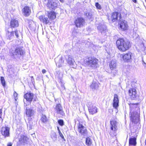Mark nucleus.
I'll return each instance as SVG.
<instances>
[{
	"label": "nucleus",
	"mask_w": 146,
	"mask_h": 146,
	"mask_svg": "<svg viewBox=\"0 0 146 146\" xmlns=\"http://www.w3.org/2000/svg\"><path fill=\"white\" fill-rule=\"evenodd\" d=\"M129 105L130 120L134 123H137L139 121L140 109L138 103H130Z\"/></svg>",
	"instance_id": "f257e3e1"
},
{
	"label": "nucleus",
	"mask_w": 146,
	"mask_h": 146,
	"mask_svg": "<svg viewBox=\"0 0 146 146\" xmlns=\"http://www.w3.org/2000/svg\"><path fill=\"white\" fill-rule=\"evenodd\" d=\"M116 44L119 50L123 52L127 50L130 47L129 42L122 38L118 39L116 41Z\"/></svg>",
	"instance_id": "f03ea898"
},
{
	"label": "nucleus",
	"mask_w": 146,
	"mask_h": 146,
	"mask_svg": "<svg viewBox=\"0 0 146 146\" xmlns=\"http://www.w3.org/2000/svg\"><path fill=\"white\" fill-rule=\"evenodd\" d=\"M83 63L86 65L92 68H96L99 66L98 60L94 57H85L84 59Z\"/></svg>",
	"instance_id": "7ed1b4c3"
},
{
	"label": "nucleus",
	"mask_w": 146,
	"mask_h": 146,
	"mask_svg": "<svg viewBox=\"0 0 146 146\" xmlns=\"http://www.w3.org/2000/svg\"><path fill=\"white\" fill-rule=\"evenodd\" d=\"M12 55L20 56L23 55L25 53L24 50L21 47H17L14 50L11 49L10 50Z\"/></svg>",
	"instance_id": "20e7f679"
},
{
	"label": "nucleus",
	"mask_w": 146,
	"mask_h": 146,
	"mask_svg": "<svg viewBox=\"0 0 146 146\" xmlns=\"http://www.w3.org/2000/svg\"><path fill=\"white\" fill-rule=\"evenodd\" d=\"M59 3L56 0H48L47 6L50 10H54L58 6Z\"/></svg>",
	"instance_id": "39448f33"
},
{
	"label": "nucleus",
	"mask_w": 146,
	"mask_h": 146,
	"mask_svg": "<svg viewBox=\"0 0 146 146\" xmlns=\"http://www.w3.org/2000/svg\"><path fill=\"white\" fill-rule=\"evenodd\" d=\"M24 98L27 101L31 103L33 100L34 101H36L37 100L36 96L31 92H28L24 95Z\"/></svg>",
	"instance_id": "423d86ee"
},
{
	"label": "nucleus",
	"mask_w": 146,
	"mask_h": 146,
	"mask_svg": "<svg viewBox=\"0 0 146 146\" xmlns=\"http://www.w3.org/2000/svg\"><path fill=\"white\" fill-rule=\"evenodd\" d=\"M6 37L8 39L11 40L14 37V34L16 38H18L19 35L21 34L19 31L16 30L15 31L9 32L7 31L6 33Z\"/></svg>",
	"instance_id": "0eeeda50"
},
{
	"label": "nucleus",
	"mask_w": 146,
	"mask_h": 146,
	"mask_svg": "<svg viewBox=\"0 0 146 146\" xmlns=\"http://www.w3.org/2000/svg\"><path fill=\"white\" fill-rule=\"evenodd\" d=\"M128 93L129 96L132 99H137L139 97V95L137 93L135 88H131L128 91Z\"/></svg>",
	"instance_id": "6e6552de"
},
{
	"label": "nucleus",
	"mask_w": 146,
	"mask_h": 146,
	"mask_svg": "<svg viewBox=\"0 0 146 146\" xmlns=\"http://www.w3.org/2000/svg\"><path fill=\"white\" fill-rule=\"evenodd\" d=\"M10 128L6 126L0 128V132L2 135L5 138L10 136Z\"/></svg>",
	"instance_id": "1a4fd4ad"
},
{
	"label": "nucleus",
	"mask_w": 146,
	"mask_h": 146,
	"mask_svg": "<svg viewBox=\"0 0 146 146\" xmlns=\"http://www.w3.org/2000/svg\"><path fill=\"white\" fill-rule=\"evenodd\" d=\"M78 131L84 137L86 136L87 134V130L86 128L82 124L80 123L78 126Z\"/></svg>",
	"instance_id": "9d476101"
},
{
	"label": "nucleus",
	"mask_w": 146,
	"mask_h": 146,
	"mask_svg": "<svg viewBox=\"0 0 146 146\" xmlns=\"http://www.w3.org/2000/svg\"><path fill=\"white\" fill-rule=\"evenodd\" d=\"M88 110L90 113L93 115L97 112V108L96 106L93 105L91 103H89L87 105Z\"/></svg>",
	"instance_id": "9b49d317"
},
{
	"label": "nucleus",
	"mask_w": 146,
	"mask_h": 146,
	"mask_svg": "<svg viewBox=\"0 0 146 146\" xmlns=\"http://www.w3.org/2000/svg\"><path fill=\"white\" fill-rule=\"evenodd\" d=\"M55 111L57 114L63 116L65 113L63 110L62 107L60 104H57L54 108Z\"/></svg>",
	"instance_id": "f8f14e48"
},
{
	"label": "nucleus",
	"mask_w": 146,
	"mask_h": 146,
	"mask_svg": "<svg viewBox=\"0 0 146 146\" xmlns=\"http://www.w3.org/2000/svg\"><path fill=\"white\" fill-rule=\"evenodd\" d=\"M76 26L78 27H83L85 24L84 19L82 17H79L74 22Z\"/></svg>",
	"instance_id": "ddd939ff"
},
{
	"label": "nucleus",
	"mask_w": 146,
	"mask_h": 146,
	"mask_svg": "<svg viewBox=\"0 0 146 146\" xmlns=\"http://www.w3.org/2000/svg\"><path fill=\"white\" fill-rule=\"evenodd\" d=\"M97 27L99 32H100L102 34L105 35L107 30L106 27L103 23L101 22L100 23Z\"/></svg>",
	"instance_id": "4468645a"
},
{
	"label": "nucleus",
	"mask_w": 146,
	"mask_h": 146,
	"mask_svg": "<svg viewBox=\"0 0 146 146\" xmlns=\"http://www.w3.org/2000/svg\"><path fill=\"white\" fill-rule=\"evenodd\" d=\"M116 66V62L115 60H113L111 62L110 66V69L112 70L111 72L113 73L114 76H115L117 71L115 70Z\"/></svg>",
	"instance_id": "2eb2a0df"
},
{
	"label": "nucleus",
	"mask_w": 146,
	"mask_h": 146,
	"mask_svg": "<svg viewBox=\"0 0 146 146\" xmlns=\"http://www.w3.org/2000/svg\"><path fill=\"white\" fill-rule=\"evenodd\" d=\"M111 20L113 22L115 21L116 20H119L120 19V14L118 12H114L113 13L111 17Z\"/></svg>",
	"instance_id": "dca6fc26"
},
{
	"label": "nucleus",
	"mask_w": 146,
	"mask_h": 146,
	"mask_svg": "<svg viewBox=\"0 0 146 146\" xmlns=\"http://www.w3.org/2000/svg\"><path fill=\"white\" fill-rule=\"evenodd\" d=\"M119 24H120V28L123 30L125 31L127 29L128 25L127 22L126 21L124 20H121Z\"/></svg>",
	"instance_id": "f3484780"
},
{
	"label": "nucleus",
	"mask_w": 146,
	"mask_h": 146,
	"mask_svg": "<svg viewBox=\"0 0 146 146\" xmlns=\"http://www.w3.org/2000/svg\"><path fill=\"white\" fill-rule=\"evenodd\" d=\"M132 53L128 52L125 54H122L123 58L125 62H130L131 60Z\"/></svg>",
	"instance_id": "a211bd4d"
},
{
	"label": "nucleus",
	"mask_w": 146,
	"mask_h": 146,
	"mask_svg": "<svg viewBox=\"0 0 146 146\" xmlns=\"http://www.w3.org/2000/svg\"><path fill=\"white\" fill-rule=\"evenodd\" d=\"M119 100L118 96L117 94H115L113 100V107L114 108L117 109L119 106Z\"/></svg>",
	"instance_id": "6ab92c4d"
},
{
	"label": "nucleus",
	"mask_w": 146,
	"mask_h": 146,
	"mask_svg": "<svg viewBox=\"0 0 146 146\" xmlns=\"http://www.w3.org/2000/svg\"><path fill=\"white\" fill-rule=\"evenodd\" d=\"M111 124V130L116 132L117 129V122L115 120H112L110 121Z\"/></svg>",
	"instance_id": "aec40b11"
},
{
	"label": "nucleus",
	"mask_w": 146,
	"mask_h": 146,
	"mask_svg": "<svg viewBox=\"0 0 146 146\" xmlns=\"http://www.w3.org/2000/svg\"><path fill=\"white\" fill-rule=\"evenodd\" d=\"M67 62L69 64L71 67L74 68V61L70 55L67 56L66 57Z\"/></svg>",
	"instance_id": "412c9836"
},
{
	"label": "nucleus",
	"mask_w": 146,
	"mask_h": 146,
	"mask_svg": "<svg viewBox=\"0 0 146 146\" xmlns=\"http://www.w3.org/2000/svg\"><path fill=\"white\" fill-rule=\"evenodd\" d=\"M48 16H40L39 17V19L40 21L42 22L45 24H49L50 23L49 18H48Z\"/></svg>",
	"instance_id": "4be33fe9"
},
{
	"label": "nucleus",
	"mask_w": 146,
	"mask_h": 146,
	"mask_svg": "<svg viewBox=\"0 0 146 146\" xmlns=\"http://www.w3.org/2000/svg\"><path fill=\"white\" fill-rule=\"evenodd\" d=\"M28 139L27 137L23 135H22L19 139V141L21 144L25 145V144H28Z\"/></svg>",
	"instance_id": "5701e85b"
},
{
	"label": "nucleus",
	"mask_w": 146,
	"mask_h": 146,
	"mask_svg": "<svg viewBox=\"0 0 146 146\" xmlns=\"http://www.w3.org/2000/svg\"><path fill=\"white\" fill-rule=\"evenodd\" d=\"M23 14L25 17L29 15L31 13V11L29 8L28 7H25L23 9Z\"/></svg>",
	"instance_id": "b1692460"
},
{
	"label": "nucleus",
	"mask_w": 146,
	"mask_h": 146,
	"mask_svg": "<svg viewBox=\"0 0 146 146\" xmlns=\"http://www.w3.org/2000/svg\"><path fill=\"white\" fill-rule=\"evenodd\" d=\"M19 25L18 21L14 19H11L10 23V26L12 28L17 27Z\"/></svg>",
	"instance_id": "393cba45"
},
{
	"label": "nucleus",
	"mask_w": 146,
	"mask_h": 146,
	"mask_svg": "<svg viewBox=\"0 0 146 146\" xmlns=\"http://www.w3.org/2000/svg\"><path fill=\"white\" fill-rule=\"evenodd\" d=\"M25 112L26 115L28 117H31L35 113L34 110L31 108L26 109Z\"/></svg>",
	"instance_id": "a878e982"
},
{
	"label": "nucleus",
	"mask_w": 146,
	"mask_h": 146,
	"mask_svg": "<svg viewBox=\"0 0 146 146\" xmlns=\"http://www.w3.org/2000/svg\"><path fill=\"white\" fill-rule=\"evenodd\" d=\"M99 83L98 81H93L90 87L92 89H97L99 87Z\"/></svg>",
	"instance_id": "bb28decb"
},
{
	"label": "nucleus",
	"mask_w": 146,
	"mask_h": 146,
	"mask_svg": "<svg viewBox=\"0 0 146 146\" xmlns=\"http://www.w3.org/2000/svg\"><path fill=\"white\" fill-rule=\"evenodd\" d=\"M136 138L135 137L129 139V145H135L136 144Z\"/></svg>",
	"instance_id": "cd10ccee"
},
{
	"label": "nucleus",
	"mask_w": 146,
	"mask_h": 146,
	"mask_svg": "<svg viewBox=\"0 0 146 146\" xmlns=\"http://www.w3.org/2000/svg\"><path fill=\"white\" fill-rule=\"evenodd\" d=\"M49 19L52 20L55 19L56 17V15L54 12L51 11L48 13V15Z\"/></svg>",
	"instance_id": "c85d7f7f"
},
{
	"label": "nucleus",
	"mask_w": 146,
	"mask_h": 146,
	"mask_svg": "<svg viewBox=\"0 0 146 146\" xmlns=\"http://www.w3.org/2000/svg\"><path fill=\"white\" fill-rule=\"evenodd\" d=\"M50 136L53 141H55L57 139L56 134L55 132L52 131L51 132Z\"/></svg>",
	"instance_id": "c756f323"
},
{
	"label": "nucleus",
	"mask_w": 146,
	"mask_h": 146,
	"mask_svg": "<svg viewBox=\"0 0 146 146\" xmlns=\"http://www.w3.org/2000/svg\"><path fill=\"white\" fill-rule=\"evenodd\" d=\"M92 143V140L90 138L88 137L86 139V144L88 146H90Z\"/></svg>",
	"instance_id": "7c9ffc66"
},
{
	"label": "nucleus",
	"mask_w": 146,
	"mask_h": 146,
	"mask_svg": "<svg viewBox=\"0 0 146 146\" xmlns=\"http://www.w3.org/2000/svg\"><path fill=\"white\" fill-rule=\"evenodd\" d=\"M27 128L29 130H31L32 129L33 125V122L32 121H30L27 124Z\"/></svg>",
	"instance_id": "2f4dec72"
},
{
	"label": "nucleus",
	"mask_w": 146,
	"mask_h": 146,
	"mask_svg": "<svg viewBox=\"0 0 146 146\" xmlns=\"http://www.w3.org/2000/svg\"><path fill=\"white\" fill-rule=\"evenodd\" d=\"M40 120L43 123H45L47 121V119L46 118V117L45 115H42Z\"/></svg>",
	"instance_id": "473e14b6"
},
{
	"label": "nucleus",
	"mask_w": 146,
	"mask_h": 146,
	"mask_svg": "<svg viewBox=\"0 0 146 146\" xmlns=\"http://www.w3.org/2000/svg\"><path fill=\"white\" fill-rule=\"evenodd\" d=\"M1 83L3 86V87H5L6 86L5 81V80L4 77L1 76Z\"/></svg>",
	"instance_id": "72a5a7b5"
},
{
	"label": "nucleus",
	"mask_w": 146,
	"mask_h": 146,
	"mask_svg": "<svg viewBox=\"0 0 146 146\" xmlns=\"http://www.w3.org/2000/svg\"><path fill=\"white\" fill-rule=\"evenodd\" d=\"M86 15L89 19H90L92 18V15L91 13H90L87 12L86 13Z\"/></svg>",
	"instance_id": "f704fd0d"
},
{
	"label": "nucleus",
	"mask_w": 146,
	"mask_h": 146,
	"mask_svg": "<svg viewBox=\"0 0 146 146\" xmlns=\"http://www.w3.org/2000/svg\"><path fill=\"white\" fill-rule=\"evenodd\" d=\"M95 6L97 9H101L102 8L101 5L99 3H98L97 2L95 3Z\"/></svg>",
	"instance_id": "c9c22d12"
},
{
	"label": "nucleus",
	"mask_w": 146,
	"mask_h": 146,
	"mask_svg": "<svg viewBox=\"0 0 146 146\" xmlns=\"http://www.w3.org/2000/svg\"><path fill=\"white\" fill-rule=\"evenodd\" d=\"M58 123L60 126H62L64 125V121L63 120L60 119L58 120Z\"/></svg>",
	"instance_id": "e433bc0d"
},
{
	"label": "nucleus",
	"mask_w": 146,
	"mask_h": 146,
	"mask_svg": "<svg viewBox=\"0 0 146 146\" xmlns=\"http://www.w3.org/2000/svg\"><path fill=\"white\" fill-rule=\"evenodd\" d=\"M83 145L80 142H77L75 146H82Z\"/></svg>",
	"instance_id": "4c0bfd02"
},
{
	"label": "nucleus",
	"mask_w": 146,
	"mask_h": 146,
	"mask_svg": "<svg viewBox=\"0 0 146 146\" xmlns=\"http://www.w3.org/2000/svg\"><path fill=\"white\" fill-rule=\"evenodd\" d=\"M61 90H65V87L64 86V84H62L61 85Z\"/></svg>",
	"instance_id": "58836bf2"
},
{
	"label": "nucleus",
	"mask_w": 146,
	"mask_h": 146,
	"mask_svg": "<svg viewBox=\"0 0 146 146\" xmlns=\"http://www.w3.org/2000/svg\"><path fill=\"white\" fill-rule=\"evenodd\" d=\"M60 136L64 140H65V139H64V137L63 135H62V133H60V134H59Z\"/></svg>",
	"instance_id": "ea45409f"
},
{
	"label": "nucleus",
	"mask_w": 146,
	"mask_h": 146,
	"mask_svg": "<svg viewBox=\"0 0 146 146\" xmlns=\"http://www.w3.org/2000/svg\"><path fill=\"white\" fill-rule=\"evenodd\" d=\"M2 110L1 109H0V118H1L2 114Z\"/></svg>",
	"instance_id": "a19ab883"
},
{
	"label": "nucleus",
	"mask_w": 146,
	"mask_h": 146,
	"mask_svg": "<svg viewBox=\"0 0 146 146\" xmlns=\"http://www.w3.org/2000/svg\"><path fill=\"white\" fill-rule=\"evenodd\" d=\"M18 94L15 92H14V97L16 98L17 97V96Z\"/></svg>",
	"instance_id": "79ce46f5"
},
{
	"label": "nucleus",
	"mask_w": 146,
	"mask_h": 146,
	"mask_svg": "<svg viewBox=\"0 0 146 146\" xmlns=\"http://www.w3.org/2000/svg\"><path fill=\"white\" fill-rule=\"evenodd\" d=\"M12 144L11 142H9L8 143L7 146H12Z\"/></svg>",
	"instance_id": "37998d69"
},
{
	"label": "nucleus",
	"mask_w": 146,
	"mask_h": 146,
	"mask_svg": "<svg viewBox=\"0 0 146 146\" xmlns=\"http://www.w3.org/2000/svg\"><path fill=\"white\" fill-rule=\"evenodd\" d=\"M60 61V63L61 64H62L63 63L64 61L62 60V58H61Z\"/></svg>",
	"instance_id": "c03bdc74"
},
{
	"label": "nucleus",
	"mask_w": 146,
	"mask_h": 146,
	"mask_svg": "<svg viewBox=\"0 0 146 146\" xmlns=\"http://www.w3.org/2000/svg\"><path fill=\"white\" fill-rule=\"evenodd\" d=\"M46 72V71L45 69H43V70H42V73H43V74L45 73Z\"/></svg>",
	"instance_id": "a18cd8bd"
},
{
	"label": "nucleus",
	"mask_w": 146,
	"mask_h": 146,
	"mask_svg": "<svg viewBox=\"0 0 146 146\" xmlns=\"http://www.w3.org/2000/svg\"><path fill=\"white\" fill-rule=\"evenodd\" d=\"M86 117L87 118L88 120H89V117H88V116L87 115H86Z\"/></svg>",
	"instance_id": "49530a36"
},
{
	"label": "nucleus",
	"mask_w": 146,
	"mask_h": 146,
	"mask_svg": "<svg viewBox=\"0 0 146 146\" xmlns=\"http://www.w3.org/2000/svg\"><path fill=\"white\" fill-rule=\"evenodd\" d=\"M135 3H136L137 2V0H132Z\"/></svg>",
	"instance_id": "de8ad7c7"
},
{
	"label": "nucleus",
	"mask_w": 146,
	"mask_h": 146,
	"mask_svg": "<svg viewBox=\"0 0 146 146\" xmlns=\"http://www.w3.org/2000/svg\"><path fill=\"white\" fill-rule=\"evenodd\" d=\"M61 66H61V64H60V65H58V67H61Z\"/></svg>",
	"instance_id": "09e8293b"
},
{
	"label": "nucleus",
	"mask_w": 146,
	"mask_h": 146,
	"mask_svg": "<svg viewBox=\"0 0 146 146\" xmlns=\"http://www.w3.org/2000/svg\"><path fill=\"white\" fill-rule=\"evenodd\" d=\"M62 3H63L64 2V0H59Z\"/></svg>",
	"instance_id": "8fccbe9b"
},
{
	"label": "nucleus",
	"mask_w": 146,
	"mask_h": 146,
	"mask_svg": "<svg viewBox=\"0 0 146 146\" xmlns=\"http://www.w3.org/2000/svg\"><path fill=\"white\" fill-rule=\"evenodd\" d=\"M58 131V133H59V134H60V133H62L61 132L60 130H59V131Z\"/></svg>",
	"instance_id": "3c124183"
},
{
	"label": "nucleus",
	"mask_w": 146,
	"mask_h": 146,
	"mask_svg": "<svg viewBox=\"0 0 146 146\" xmlns=\"http://www.w3.org/2000/svg\"><path fill=\"white\" fill-rule=\"evenodd\" d=\"M57 129H58V131H59V130H60V129H59V128L58 127Z\"/></svg>",
	"instance_id": "603ef678"
},
{
	"label": "nucleus",
	"mask_w": 146,
	"mask_h": 146,
	"mask_svg": "<svg viewBox=\"0 0 146 146\" xmlns=\"http://www.w3.org/2000/svg\"><path fill=\"white\" fill-rule=\"evenodd\" d=\"M31 78H32V80H33V76H32Z\"/></svg>",
	"instance_id": "864d4df0"
},
{
	"label": "nucleus",
	"mask_w": 146,
	"mask_h": 146,
	"mask_svg": "<svg viewBox=\"0 0 146 146\" xmlns=\"http://www.w3.org/2000/svg\"><path fill=\"white\" fill-rule=\"evenodd\" d=\"M108 19L109 20L110 19V18H108Z\"/></svg>",
	"instance_id": "5fc2aeb1"
},
{
	"label": "nucleus",
	"mask_w": 146,
	"mask_h": 146,
	"mask_svg": "<svg viewBox=\"0 0 146 146\" xmlns=\"http://www.w3.org/2000/svg\"><path fill=\"white\" fill-rule=\"evenodd\" d=\"M143 63H145V62H144V61H143Z\"/></svg>",
	"instance_id": "6e6d98bb"
},
{
	"label": "nucleus",
	"mask_w": 146,
	"mask_h": 146,
	"mask_svg": "<svg viewBox=\"0 0 146 146\" xmlns=\"http://www.w3.org/2000/svg\"><path fill=\"white\" fill-rule=\"evenodd\" d=\"M56 65L57 66V64H57V63H56Z\"/></svg>",
	"instance_id": "4d7b16f0"
},
{
	"label": "nucleus",
	"mask_w": 146,
	"mask_h": 146,
	"mask_svg": "<svg viewBox=\"0 0 146 146\" xmlns=\"http://www.w3.org/2000/svg\"><path fill=\"white\" fill-rule=\"evenodd\" d=\"M145 1H146V0H145Z\"/></svg>",
	"instance_id": "13d9d810"
}]
</instances>
